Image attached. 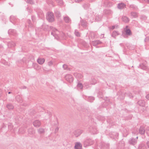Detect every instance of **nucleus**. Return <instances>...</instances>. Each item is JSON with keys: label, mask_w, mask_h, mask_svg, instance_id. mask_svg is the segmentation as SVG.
<instances>
[{"label": "nucleus", "mask_w": 149, "mask_h": 149, "mask_svg": "<svg viewBox=\"0 0 149 149\" xmlns=\"http://www.w3.org/2000/svg\"><path fill=\"white\" fill-rule=\"evenodd\" d=\"M26 2L27 3L31 4H33L34 3V1L33 0H27Z\"/></svg>", "instance_id": "obj_45"}, {"label": "nucleus", "mask_w": 149, "mask_h": 149, "mask_svg": "<svg viewBox=\"0 0 149 149\" xmlns=\"http://www.w3.org/2000/svg\"><path fill=\"white\" fill-rule=\"evenodd\" d=\"M101 146L102 149H109V145L103 142L101 143Z\"/></svg>", "instance_id": "obj_9"}, {"label": "nucleus", "mask_w": 149, "mask_h": 149, "mask_svg": "<svg viewBox=\"0 0 149 149\" xmlns=\"http://www.w3.org/2000/svg\"><path fill=\"white\" fill-rule=\"evenodd\" d=\"M137 140L135 139L131 138L130 139L129 141V143L132 145L134 146L137 143Z\"/></svg>", "instance_id": "obj_5"}, {"label": "nucleus", "mask_w": 149, "mask_h": 149, "mask_svg": "<svg viewBox=\"0 0 149 149\" xmlns=\"http://www.w3.org/2000/svg\"><path fill=\"white\" fill-rule=\"evenodd\" d=\"M11 93V92H8V94H10V93Z\"/></svg>", "instance_id": "obj_63"}, {"label": "nucleus", "mask_w": 149, "mask_h": 149, "mask_svg": "<svg viewBox=\"0 0 149 149\" xmlns=\"http://www.w3.org/2000/svg\"><path fill=\"white\" fill-rule=\"evenodd\" d=\"M146 145L149 148V141H148L146 143Z\"/></svg>", "instance_id": "obj_55"}, {"label": "nucleus", "mask_w": 149, "mask_h": 149, "mask_svg": "<svg viewBox=\"0 0 149 149\" xmlns=\"http://www.w3.org/2000/svg\"><path fill=\"white\" fill-rule=\"evenodd\" d=\"M97 83L96 80L93 79H92V81L91 82V84H95Z\"/></svg>", "instance_id": "obj_44"}, {"label": "nucleus", "mask_w": 149, "mask_h": 149, "mask_svg": "<svg viewBox=\"0 0 149 149\" xmlns=\"http://www.w3.org/2000/svg\"><path fill=\"white\" fill-rule=\"evenodd\" d=\"M45 61V59L44 58H39L37 60V62L40 64H42Z\"/></svg>", "instance_id": "obj_17"}, {"label": "nucleus", "mask_w": 149, "mask_h": 149, "mask_svg": "<svg viewBox=\"0 0 149 149\" xmlns=\"http://www.w3.org/2000/svg\"><path fill=\"white\" fill-rule=\"evenodd\" d=\"M56 2L60 5H62L63 4V2L62 0H56Z\"/></svg>", "instance_id": "obj_39"}, {"label": "nucleus", "mask_w": 149, "mask_h": 149, "mask_svg": "<svg viewBox=\"0 0 149 149\" xmlns=\"http://www.w3.org/2000/svg\"><path fill=\"white\" fill-rule=\"evenodd\" d=\"M146 2L147 3H149V0H147Z\"/></svg>", "instance_id": "obj_61"}, {"label": "nucleus", "mask_w": 149, "mask_h": 149, "mask_svg": "<svg viewBox=\"0 0 149 149\" xmlns=\"http://www.w3.org/2000/svg\"><path fill=\"white\" fill-rule=\"evenodd\" d=\"M146 133L147 135L149 136V127H147L146 130Z\"/></svg>", "instance_id": "obj_49"}, {"label": "nucleus", "mask_w": 149, "mask_h": 149, "mask_svg": "<svg viewBox=\"0 0 149 149\" xmlns=\"http://www.w3.org/2000/svg\"><path fill=\"white\" fill-rule=\"evenodd\" d=\"M37 14L38 16L40 18H42L44 17V14L42 10L38 9L37 11Z\"/></svg>", "instance_id": "obj_15"}, {"label": "nucleus", "mask_w": 149, "mask_h": 149, "mask_svg": "<svg viewBox=\"0 0 149 149\" xmlns=\"http://www.w3.org/2000/svg\"><path fill=\"white\" fill-rule=\"evenodd\" d=\"M122 20L125 23L128 22H129V19L127 17L123 16L122 17Z\"/></svg>", "instance_id": "obj_24"}, {"label": "nucleus", "mask_w": 149, "mask_h": 149, "mask_svg": "<svg viewBox=\"0 0 149 149\" xmlns=\"http://www.w3.org/2000/svg\"><path fill=\"white\" fill-rule=\"evenodd\" d=\"M32 19L33 21L34 22L35 20V16H32Z\"/></svg>", "instance_id": "obj_52"}, {"label": "nucleus", "mask_w": 149, "mask_h": 149, "mask_svg": "<svg viewBox=\"0 0 149 149\" xmlns=\"http://www.w3.org/2000/svg\"><path fill=\"white\" fill-rule=\"evenodd\" d=\"M55 13L56 17H59L61 16L60 13L58 11L56 10L55 11Z\"/></svg>", "instance_id": "obj_36"}, {"label": "nucleus", "mask_w": 149, "mask_h": 149, "mask_svg": "<svg viewBox=\"0 0 149 149\" xmlns=\"http://www.w3.org/2000/svg\"><path fill=\"white\" fill-rule=\"evenodd\" d=\"M77 88L80 89H82L83 87V85L81 83H78L77 85Z\"/></svg>", "instance_id": "obj_37"}, {"label": "nucleus", "mask_w": 149, "mask_h": 149, "mask_svg": "<svg viewBox=\"0 0 149 149\" xmlns=\"http://www.w3.org/2000/svg\"><path fill=\"white\" fill-rule=\"evenodd\" d=\"M119 34V33L118 31H113L112 33L111 36L114 38H116V37Z\"/></svg>", "instance_id": "obj_20"}, {"label": "nucleus", "mask_w": 149, "mask_h": 149, "mask_svg": "<svg viewBox=\"0 0 149 149\" xmlns=\"http://www.w3.org/2000/svg\"><path fill=\"white\" fill-rule=\"evenodd\" d=\"M146 98L148 100H149V93L146 95Z\"/></svg>", "instance_id": "obj_54"}, {"label": "nucleus", "mask_w": 149, "mask_h": 149, "mask_svg": "<svg viewBox=\"0 0 149 149\" xmlns=\"http://www.w3.org/2000/svg\"><path fill=\"white\" fill-rule=\"evenodd\" d=\"M38 131L39 134H41L44 133L45 132V130L43 128H40L38 130Z\"/></svg>", "instance_id": "obj_32"}, {"label": "nucleus", "mask_w": 149, "mask_h": 149, "mask_svg": "<svg viewBox=\"0 0 149 149\" xmlns=\"http://www.w3.org/2000/svg\"><path fill=\"white\" fill-rule=\"evenodd\" d=\"M63 67L64 70H68L69 69L67 65L66 64H64L63 66Z\"/></svg>", "instance_id": "obj_46"}, {"label": "nucleus", "mask_w": 149, "mask_h": 149, "mask_svg": "<svg viewBox=\"0 0 149 149\" xmlns=\"http://www.w3.org/2000/svg\"><path fill=\"white\" fill-rule=\"evenodd\" d=\"M82 145L79 142H76L74 147L75 149H81Z\"/></svg>", "instance_id": "obj_12"}, {"label": "nucleus", "mask_w": 149, "mask_h": 149, "mask_svg": "<svg viewBox=\"0 0 149 149\" xmlns=\"http://www.w3.org/2000/svg\"><path fill=\"white\" fill-rule=\"evenodd\" d=\"M83 132V131L81 130H77L75 131L74 132V135L76 137H78Z\"/></svg>", "instance_id": "obj_10"}, {"label": "nucleus", "mask_w": 149, "mask_h": 149, "mask_svg": "<svg viewBox=\"0 0 149 149\" xmlns=\"http://www.w3.org/2000/svg\"><path fill=\"white\" fill-rule=\"evenodd\" d=\"M131 15L134 18H136L138 17V13L135 12H132L131 13Z\"/></svg>", "instance_id": "obj_29"}, {"label": "nucleus", "mask_w": 149, "mask_h": 149, "mask_svg": "<svg viewBox=\"0 0 149 149\" xmlns=\"http://www.w3.org/2000/svg\"><path fill=\"white\" fill-rule=\"evenodd\" d=\"M138 103L139 105L143 107L145 105V102L144 101L141 100L138 101Z\"/></svg>", "instance_id": "obj_22"}, {"label": "nucleus", "mask_w": 149, "mask_h": 149, "mask_svg": "<svg viewBox=\"0 0 149 149\" xmlns=\"http://www.w3.org/2000/svg\"><path fill=\"white\" fill-rule=\"evenodd\" d=\"M98 17V16H96V17H95V19L96 20H97V21H100V20L101 19V18H100V19H97V18Z\"/></svg>", "instance_id": "obj_56"}, {"label": "nucleus", "mask_w": 149, "mask_h": 149, "mask_svg": "<svg viewBox=\"0 0 149 149\" xmlns=\"http://www.w3.org/2000/svg\"><path fill=\"white\" fill-rule=\"evenodd\" d=\"M47 3L50 6H55L54 3L51 0H47L46 1Z\"/></svg>", "instance_id": "obj_19"}, {"label": "nucleus", "mask_w": 149, "mask_h": 149, "mask_svg": "<svg viewBox=\"0 0 149 149\" xmlns=\"http://www.w3.org/2000/svg\"><path fill=\"white\" fill-rule=\"evenodd\" d=\"M8 33L9 35L15 36L16 34V31L14 29H10L8 31Z\"/></svg>", "instance_id": "obj_14"}, {"label": "nucleus", "mask_w": 149, "mask_h": 149, "mask_svg": "<svg viewBox=\"0 0 149 149\" xmlns=\"http://www.w3.org/2000/svg\"><path fill=\"white\" fill-rule=\"evenodd\" d=\"M117 7L119 9H122L126 7V5L123 3H121L118 4Z\"/></svg>", "instance_id": "obj_11"}, {"label": "nucleus", "mask_w": 149, "mask_h": 149, "mask_svg": "<svg viewBox=\"0 0 149 149\" xmlns=\"http://www.w3.org/2000/svg\"><path fill=\"white\" fill-rule=\"evenodd\" d=\"M115 28V26H111V29L112 30L113 29H114Z\"/></svg>", "instance_id": "obj_58"}, {"label": "nucleus", "mask_w": 149, "mask_h": 149, "mask_svg": "<svg viewBox=\"0 0 149 149\" xmlns=\"http://www.w3.org/2000/svg\"><path fill=\"white\" fill-rule=\"evenodd\" d=\"M53 64V62L52 61H50L48 63V65L49 66L52 65Z\"/></svg>", "instance_id": "obj_50"}, {"label": "nucleus", "mask_w": 149, "mask_h": 149, "mask_svg": "<svg viewBox=\"0 0 149 149\" xmlns=\"http://www.w3.org/2000/svg\"><path fill=\"white\" fill-rule=\"evenodd\" d=\"M64 20L65 22L67 23H69L71 21L70 18L68 16L64 17Z\"/></svg>", "instance_id": "obj_23"}, {"label": "nucleus", "mask_w": 149, "mask_h": 149, "mask_svg": "<svg viewBox=\"0 0 149 149\" xmlns=\"http://www.w3.org/2000/svg\"><path fill=\"white\" fill-rule=\"evenodd\" d=\"M40 121L38 120H35L33 122V125L36 127H38L41 125Z\"/></svg>", "instance_id": "obj_8"}, {"label": "nucleus", "mask_w": 149, "mask_h": 149, "mask_svg": "<svg viewBox=\"0 0 149 149\" xmlns=\"http://www.w3.org/2000/svg\"><path fill=\"white\" fill-rule=\"evenodd\" d=\"M94 143V141L91 139L88 138L85 140L84 142V146L87 147L92 145Z\"/></svg>", "instance_id": "obj_2"}, {"label": "nucleus", "mask_w": 149, "mask_h": 149, "mask_svg": "<svg viewBox=\"0 0 149 149\" xmlns=\"http://www.w3.org/2000/svg\"><path fill=\"white\" fill-rule=\"evenodd\" d=\"M38 65L37 64H35V65H36V66H37Z\"/></svg>", "instance_id": "obj_64"}, {"label": "nucleus", "mask_w": 149, "mask_h": 149, "mask_svg": "<svg viewBox=\"0 0 149 149\" xmlns=\"http://www.w3.org/2000/svg\"><path fill=\"white\" fill-rule=\"evenodd\" d=\"M8 46L9 47H14L15 46V44L13 42H11L8 43Z\"/></svg>", "instance_id": "obj_33"}, {"label": "nucleus", "mask_w": 149, "mask_h": 149, "mask_svg": "<svg viewBox=\"0 0 149 149\" xmlns=\"http://www.w3.org/2000/svg\"><path fill=\"white\" fill-rule=\"evenodd\" d=\"M74 33L75 35L77 37H79L80 36V33L77 30H75Z\"/></svg>", "instance_id": "obj_42"}, {"label": "nucleus", "mask_w": 149, "mask_h": 149, "mask_svg": "<svg viewBox=\"0 0 149 149\" xmlns=\"http://www.w3.org/2000/svg\"><path fill=\"white\" fill-rule=\"evenodd\" d=\"M27 10H28V11L29 12H30V13H31V11L29 9V8H27Z\"/></svg>", "instance_id": "obj_59"}, {"label": "nucleus", "mask_w": 149, "mask_h": 149, "mask_svg": "<svg viewBox=\"0 0 149 149\" xmlns=\"http://www.w3.org/2000/svg\"><path fill=\"white\" fill-rule=\"evenodd\" d=\"M76 3H79L83 1V0H75Z\"/></svg>", "instance_id": "obj_51"}, {"label": "nucleus", "mask_w": 149, "mask_h": 149, "mask_svg": "<svg viewBox=\"0 0 149 149\" xmlns=\"http://www.w3.org/2000/svg\"><path fill=\"white\" fill-rule=\"evenodd\" d=\"M119 134L117 132H113L112 133L111 135H110V137L111 138L115 139L118 136Z\"/></svg>", "instance_id": "obj_16"}, {"label": "nucleus", "mask_w": 149, "mask_h": 149, "mask_svg": "<svg viewBox=\"0 0 149 149\" xmlns=\"http://www.w3.org/2000/svg\"><path fill=\"white\" fill-rule=\"evenodd\" d=\"M104 34H102L101 36H102V37H101V38H103L104 37Z\"/></svg>", "instance_id": "obj_62"}, {"label": "nucleus", "mask_w": 149, "mask_h": 149, "mask_svg": "<svg viewBox=\"0 0 149 149\" xmlns=\"http://www.w3.org/2000/svg\"><path fill=\"white\" fill-rule=\"evenodd\" d=\"M139 68L144 70L146 69V65L143 63L140 64L139 65Z\"/></svg>", "instance_id": "obj_35"}, {"label": "nucleus", "mask_w": 149, "mask_h": 149, "mask_svg": "<svg viewBox=\"0 0 149 149\" xmlns=\"http://www.w3.org/2000/svg\"><path fill=\"white\" fill-rule=\"evenodd\" d=\"M124 135L125 136H127L128 134V131L126 129H124L123 130Z\"/></svg>", "instance_id": "obj_38"}, {"label": "nucleus", "mask_w": 149, "mask_h": 149, "mask_svg": "<svg viewBox=\"0 0 149 149\" xmlns=\"http://www.w3.org/2000/svg\"><path fill=\"white\" fill-rule=\"evenodd\" d=\"M10 20L13 23V22L12 21H13L14 22L18 21V20L16 18V17L13 16H11L10 17Z\"/></svg>", "instance_id": "obj_30"}, {"label": "nucleus", "mask_w": 149, "mask_h": 149, "mask_svg": "<svg viewBox=\"0 0 149 149\" xmlns=\"http://www.w3.org/2000/svg\"><path fill=\"white\" fill-rule=\"evenodd\" d=\"M59 128L57 127L55 129V132H57L59 130Z\"/></svg>", "instance_id": "obj_53"}, {"label": "nucleus", "mask_w": 149, "mask_h": 149, "mask_svg": "<svg viewBox=\"0 0 149 149\" xmlns=\"http://www.w3.org/2000/svg\"><path fill=\"white\" fill-rule=\"evenodd\" d=\"M50 28L52 31L51 33V34L53 35V36L55 37L56 35L58 34L57 32H58V30L53 27H50Z\"/></svg>", "instance_id": "obj_4"}, {"label": "nucleus", "mask_w": 149, "mask_h": 149, "mask_svg": "<svg viewBox=\"0 0 149 149\" xmlns=\"http://www.w3.org/2000/svg\"><path fill=\"white\" fill-rule=\"evenodd\" d=\"M102 43V42L99 40H97L93 41V45L94 46H95L97 45L101 44Z\"/></svg>", "instance_id": "obj_26"}, {"label": "nucleus", "mask_w": 149, "mask_h": 149, "mask_svg": "<svg viewBox=\"0 0 149 149\" xmlns=\"http://www.w3.org/2000/svg\"><path fill=\"white\" fill-rule=\"evenodd\" d=\"M111 13V11L110 10H106L105 13L106 14H110Z\"/></svg>", "instance_id": "obj_47"}, {"label": "nucleus", "mask_w": 149, "mask_h": 149, "mask_svg": "<svg viewBox=\"0 0 149 149\" xmlns=\"http://www.w3.org/2000/svg\"><path fill=\"white\" fill-rule=\"evenodd\" d=\"M27 22L28 24V26L30 27H32L33 26V24L31 22V20L29 19H28L27 21Z\"/></svg>", "instance_id": "obj_40"}, {"label": "nucleus", "mask_w": 149, "mask_h": 149, "mask_svg": "<svg viewBox=\"0 0 149 149\" xmlns=\"http://www.w3.org/2000/svg\"><path fill=\"white\" fill-rule=\"evenodd\" d=\"M74 75L78 79H81L83 77V76L80 73H74Z\"/></svg>", "instance_id": "obj_21"}, {"label": "nucleus", "mask_w": 149, "mask_h": 149, "mask_svg": "<svg viewBox=\"0 0 149 149\" xmlns=\"http://www.w3.org/2000/svg\"><path fill=\"white\" fill-rule=\"evenodd\" d=\"M16 100L18 102L22 103V97L19 95H17L15 97Z\"/></svg>", "instance_id": "obj_18"}, {"label": "nucleus", "mask_w": 149, "mask_h": 149, "mask_svg": "<svg viewBox=\"0 0 149 149\" xmlns=\"http://www.w3.org/2000/svg\"><path fill=\"white\" fill-rule=\"evenodd\" d=\"M128 27L127 26H126V28L124 29V30L125 31V34L126 35L128 36H130L132 35V33L131 30L127 28Z\"/></svg>", "instance_id": "obj_7"}, {"label": "nucleus", "mask_w": 149, "mask_h": 149, "mask_svg": "<svg viewBox=\"0 0 149 149\" xmlns=\"http://www.w3.org/2000/svg\"><path fill=\"white\" fill-rule=\"evenodd\" d=\"M6 107L9 109H12L14 108V106L11 103H8L6 105Z\"/></svg>", "instance_id": "obj_28"}, {"label": "nucleus", "mask_w": 149, "mask_h": 149, "mask_svg": "<svg viewBox=\"0 0 149 149\" xmlns=\"http://www.w3.org/2000/svg\"><path fill=\"white\" fill-rule=\"evenodd\" d=\"M24 89H26V87L25 86H24L23 87V88Z\"/></svg>", "instance_id": "obj_60"}, {"label": "nucleus", "mask_w": 149, "mask_h": 149, "mask_svg": "<svg viewBox=\"0 0 149 149\" xmlns=\"http://www.w3.org/2000/svg\"><path fill=\"white\" fill-rule=\"evenodd\" d=\"M66 81L69 82L71 83L73 81V78L72 76L70 74H67L65 77Z\"/></svg>", "instance_id": "obj_3"}, {"label": "nucleus", "mask_w": 149, "mask_h": 149, "mask_svg": "<svg viewBox=\"0 0 149 149\" xmlns=\"http://www.w3.org/2000/svg\"><path fill=\"white\" fill-rule=\"evenodd\" d=\"M145 132V130L143 126H141L139 129V133L141 135L144 134Z\"/></svg>", "instance_id": "obj_13"}, {"label": "nucleus", "mask_w": 149, "mask_h": 149, "mask_svg": "<svg viewBox=\"0 0 149 149\" xmlns=\"http://www.w3.org/2000/svg\"><path fill=\"white\" fill-rule=\"evenodd\" d=\"M88 99L89 102H92L94 100L95 98L93 97L89 96L88 97Z\"/></svg>", "instance_id": "obj_41"}, {"label": "nucleus", "mask_w": 149, "mask_h": 149, "mask_svg": "<svg viewBox=\"0 0 149 149\" xmlns=\"http://www.w3.org/2000/svg\"><path fill=\"white\" fill-rule=\"evenodd\" d=\"M46 19L49 22H54L55 19L53 13L50 12H48L47 14Z\"/></svg>", "instance_id": "obj_1"}, {"label": "nucleus", "mask_w": 149, "mask_h": 149, "mask_svg": "<svg viewBox=\"0 0 149 149\" xmlns=\"http://www.w3.org/2000/svg\"><path fill=\"white\" fill-rule=\"evenodd\" d=\"M84 8L85 9H88L90 7V5L88 3H85L83 5Z\"/></svg>", "instance_id": "obj_31"}, {"label": "nucleus", "mask_w": 149, "mask_h": 149, "mask_svg": "<svg viewBox=\"0 0 149 149\" xmlns=\"http://www.w3.org/2000/svg\"><path fill=\"white\" fill-rule=\"evenodd\" d=\"M125 95H127V96H129L130 98L133 97L131 93L129 92H127V93H125Z\"/></svg>", "instance_id": "obj_48"}, {"label": "nucleus", "mask_w": 149, "mask_h": 149, "mask_svg": "<svg viewBox=\"0 0 149 149\" xmlns=\"http://www.w3.org/2000/svg\"><path fill=\"white\" fill-rule=\"evenodd\" d=\"M129 7L130 8H132L133 10H137L138 9L137 6L134 4L130 5Z\"/></svg>", "instance_id": "obj_34"}, {"label": "nucleus", "mask_w": 149, "mask_h": 149, "mask_svg": "<svg viewBox=\"0 0 149 149\" xmlns=\"http://www.w3.org/2000/svg\"><path fill=\"white\" fill-rule=\"evenodd\" d=\"M86 22L85 20H82L81 21L80 24L84 27H86Z\"/></svg>", "instance_id": "obj_25"}, {"label": "nucleus", "mask_w": 149, "mask_h": 149, "mask_svg": "<svg viewBox=\"0 0 149 149\" xmlns=\"http://www.w3.org/2000/svg\"><path fill=\"white\" fill-rule=\"evenodd\" d=\"M8 129H9V130H11L13 127V126L12 124L11 123H9L8 124Z\"/></svg>", "instance_id": "obj_43"}, {"label": "nucleus", "mask_w": 149, "mask_h": 149, "mask_svg": "<svg viewBox=\"0 0 149 149\" xmlns=\"http://www.w3.org/2000/svg\"><path fill=\"white\" fill-rule=\"evenodd\" d=\"M28 133L30 134H33L35 133V131L33 128H31L28 129Z\"/></svg>", "instance_id": "obj_27"}, {"label": "nucleus", "mask_w": 149, "mask_h": 149, "mask_svg": "<svg viewBox=\"0 0 149 149\" xmlns=\"http://www.w3.org/2000/svg\"><path fill=\"white\" fill-rule=\"evenodd\" d=\"M89 131L93 134L97 133V130L95 127H91L89 128Z\"/></svg>", "instance_id": "obj_6"}, {"label": "nucleus", "mask_w": 149, "mask_h": 149, "mask_svg": "<svg viewBox=\"0 0 149 149\" xmlns=\"http://www.w3.org/2000/svg\"><path fill=\"white\" fill-rule=\"evenodd\" d=\"M2 92L1 90L0 89V97H1L2 95Z\"/></svg>", "instance_id": "obj_57"}]
</instances>
